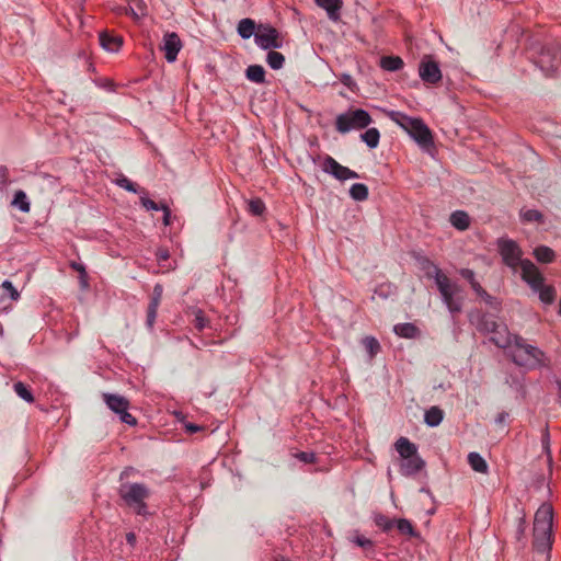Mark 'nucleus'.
I'll return each mask as SVG.
<instances>
[{
  "label": "nucleus",
  "mask_w": 561,
  "mask_h": 561,
  "mask_svg": "<svg viewBox=\"0 0 561 561\" xmlns=\"http://www.w3.org/2000/svg\"><path fill=\"white\" fill-rule=\"evenodd\" d=\"M360 139L370 148L374 149L379 145L380 133L377 128H368L365 133L360 134Z\"/></svg>",
  "instance_id": "obj_31"
},
{
  "label": "nucleus",
  "mask_w": 561,
  "mask_h": 561,
  "mask_svg": "<svg viewBox=\"0 0 561 561\" xmlns=\"http://www.w3.org/2000/svg\"><path fill=\"white\" fill-rule=\"evenodd\" d=\"M118 495L137 515L146 516L148 514L146 500L150 496V490L144 483L122 482Z\"/></svg>",
  "instance_id": "obj_3"
},
{
  "label": "nucleus",
  "mask_w": 561,
  "mask_h": 561,
  "mask_svg": "<svg viewBox=\"0 0 561 561\" xmlns=\"http://www.w3.org/2000/svg\"><path fill=\"white\" fill-rule=\"evenodd\" d=\"M539 295V299L541 302L546 305H551L556 299V288L552 285L542 284L538 289L534 290Z\"/></svg>",
  "instance_id": "obj_27"
},
{
  "label": "nucleus",
  "mask_w": 561,
  "mask_h": 561,
  "mask_svg": "<svg viewBox=\"0 0 561 561\" xmlns=\"http://www.w3.org/2000/svg\"><path fill=\"white\" fill-rule=\"evenodd\" d=\"M168 257H169L168 251L164 250L159 253V259L167 260Z\"/></svg>",
  "instance_id": "obj_61"
},
{
  "label": "nucleus",
  "mask_w": 561,
  "mask_h": 561,
  "mask_svg": "<svg viewBox=\"0 0 561 561\" xmlns=\"http://www.w3.org/2000/svg\"><path fill=\"white\" fill-rule=\"evenodd\" d=\"M126 541H127V543H128L130 547H133V548H134V547H135V545H136V541H137V537H136L135 533H131V531H130V533H127V534H126Z\"/></svg>",
  "instance_id": "obj_57"
},
{
  "label": "nucleus",
  "mask_w": 561,
  "mask_h": 561,
  "mask_svg": "<svg viewBox=\"0 0 561 561\" xmlns=\"http://www.w3.org/2000/svg\"><path fill=\"white\" fill-rule=\"evenodd\" d=\"M321 168H322L323 172L333 175L335 179H337L340 181L358 178V174L355 171L340 164L331 156H325L323 158Z\"/></svg>",
  "instance_id": "obj_10"
},
{
  "label": "nucleus",
  "mask_w": 561,
  "mask_h": 561,
  "mask_svg": "<svg viewBox=\"0 0 561 561\" xmlns=\"http://www.w3.org/2000/svg\"><path fill=\"white\" fill-rule=\"evenodd\" d=\"M396 450L398 451V454L404 459V458H408V457H411V456H414L417 454V448L415 446V444L411 443L408 438L405 437H400L396 444Z\"/></svg>",
  "instance_id": "obj_21"
},
{
  "label": "nucleus",
  "mask_w": 561,
  "mask_h": 561,
  "mask_svg": "<svg viewBox=\"0 0 561 561\" xmlns=\"http://www.w3.org/2000/svg\"><path fill=\"white\" fill-rule=\"evenodd\" d=\"M12 205L18 207L23 213L30 211V203L26 194L23 191H16L12 201Z\"/></svg>",
  "instance_id": "obj_39"
},
{
  "label": "nucleus",
  "mask_w": 561,
  "mask_h": 561,
  "mask_svg": "<svg viewBox=\"0 0 561 561\" xmlns=\"http://www.w3.org/2000/svg\"><path fill=\"white\" fill-rule=\"evenodd\" d=\"M102 398L107 408L119 415V420L123 423H126L130 426H135L137 424L136 417L128 412L130 404L125 397L115 393H103Z\"/></svg>",
  "instance_id": "obj_7"
},
{
  "label": "nucleus",
  "mask_w": 561,
  "mask_h": 561,
  "mask_svg": "<svg viewBox=\"0 0 561 561\" xmlns=\"http://www.w3.org/2000/svg\"><path fill=\"white\" fill-rule=\"evenodd\" d=\"M393 331L398 336L404 339H414L420 334L419 328L410 322L396 324Z\"/></svg>",
  "instance_id": "obj_23"
},
{
  "label": "nucleus",
  "mask_w": 561,
  "mask_h": 561,
  "mask_svg": "<svg viewBox=\"0 0 561 561\" xmlns=\"http://www.w3.org/2000/svg\"><path fill=\"white\" fill-rule=\"evenodd\" d=\"M425 467V461L416 454L414 456L404 458L400 466V471L403 476H414Z\"/></svg>",
  "instance_id": "obj_17"
},
{
  "label": "nucleus",
  "mask_w": 561,
  "mask_h": 561,
  "mask_svg": "<svg viewBox=\"0 0 561 561\" xmlns=\"http://www.w3.org/2000/svg\"><path fill=\"white\" fill-rule=\"evenodd\" d=\"M100 44L105 50L116 53L123 45V38L107 32H102L100 34Z\"/></svg>",
  "instance_id": "obj_18"
},
{
  "label": "nucleus",
  "mask_w": 561,
  "mask_h": 561,
  "mask_svg": "<svg viewBox=\"0 0 561 561\" xmlns=\"http://www.w3.org/2000/svg\"><path fill=\"white\" fill-rule=\"evenodd\" d=\"M295 457L305 462V463H313L316 462V454L314 453H307V451H300L295 455Z\"/></svg>",
  "instance_id": "obj_50"
},
{
  "label": "nucleus",
  "mask_w": 561,
  "mask_h": 561,
  "mask_svg": "<svg viewBox=\"0 0 561 561\" xmlns=\"http://www.w3.org/2000/svg\"><path fill=\"white\" fill-rule=\"evenodd\" d=\"M369 113L363 108L350 110L336 116L335 128L341 134L353 129H364L371 124Z\"/></svg>",
  "instance_id": "obj_5"
},
{
  "label": "nucleus",
  "mask_w": 561,
  "mask_h": 561,
  "mask_svg": "<svg viewBox=\"0 0 561 561\" xmlns=\"http://www.w3.org/2000/svg\"><path fill=\"white\" fill-rule=\"evenodd\" d=\"M316 3L327 11L329 19L333 21L340 19L342 0H316Z\"/></svg>",
  "instance_id": "obj_20"
},
{
  "label": "nucleus",
  "mask_w": 561,
  "mask_h": 561,
  "mask_svg": "<svg viewBox=\"0 0 561 561\" xmlns=\"http://www.w3.org/2000/svg\"><path fill=\"white\" fill-rule=\"evenodd\" d=\"M116 184L131 193H138V186L137 184L133 183L130 180H128L126 176H121L116 180Z\"/></svg>",
  "instance_id": "obj_45"
},
{
  "label": "nucleus",
  "mask_w": 561,
  "mask_h": 561,
  "mask_svg": "<svg viewBox=\"0 0 561 561\" xmlns=\"http://www.w3.org/2000/svg\"><path fill=\"white\" fill-rule=\"evenodd\" d=\"M450 224L456 229L463 231L467 230L470 226V217L463 210H456L450 215Z\"/></svg>",
  "instance_id": "obj_24"
},
{
  "label": "nucleus",
  "mask_w": 561,
  "mask_h": 561,
  "mask_svg": "<svg viewBox=\"0 0 561 561\" xmlns=\"http://www.w3.org/2000/svg\"><path fill=\"white\" fill-rule=\"evenodd\" d=\"M537 65L546 76H556L561 71V53L557 47H545L537 60Z\"/></svg>",
  "instance_id": "obj_9"
},
{
  "label": "nucleus",
  "mask_w": 561,
  "mask_h": 561,
  "mask_svg": "<svg viewBox=\"0 0 561 561\" xmlns=\"http://www.w3.org/2000/svg\"><path fill=\"white\" fill-rule=\"evenodd\" d=\"M459 274L461 275L462 278L468 280L469 284H472L473 282L477 280L474 272L470 268H461L459 271Z\"/></svg>",
  "instance_id": "obj_53"
},
{
  "label": "nucleus",
  "mask_w": 561,
  "mask_h": 561,
  "mask_svg": "<svg viewBox=\"0 0 561 561\" xmlns=\"http://www.w3.org/2000/svg\"><path fill=\"white\" fill-rule=\"evenodd\" d=\"M520 218L524 222H543V215L537 209H522Z\"/></svg>",
  "instance_id": "obj_36"
},
{
  "label": "nucleus",
  "mask_w": 561,
  "mask_h": 561,
  "mask_svg": "<svg viewBox=\"0 0 561 561\" xmlns=\"http://www.w3.org/2000/svg\"><path fill=\"white\" fill-rule=\"evenodd\" d=\"M140 204L147 210H161V204L156 203L154 201L150 199L146 195L140 197Z\"/></svg>",
  "instance_id": "obj_48"
},
{
  "label": "nucleus",
  "mask_w": 561,
  "mask_h": 561,
  "mask_svg": "<svg viewBox=\"0 0 561 561\" xmlns=\"http://www.w3.org/2000/svg\"><path fill=\"white\" fill-rule=\"evenodd\" d=\"M501 323H497L493 317L489 314H482L478 322H477V329L480 332L490 333L492 334L496 329L500 327Z\"/></svg>",
  "instance_id": "obj_25"
},
{
  "label": "nucleus",
  "mask_w": 561,
  "mask_h": 561,
  "mask_svg": "<svg viewBox=\"0 0 561 561\" xmlns=\"http://www.w3.org/2000/svg\"><path fill=\"white\" fill-rule=\"evenodd\" d=\"M534 256L540 263H551L556 259L554 251L547 245H539L534 250Z\"/></svg>",
  "instance_id": "obj_26"
},
{
  "label": "nucleus",
  "mask_w": 561,
  "mask_h": 561,
  "mask_svg": "<svg viewBox=\"0 0 561 561\" xmlns=\"http://www.w3.org/2000/svg\"><path fill=\"white\" fill-rule=\"evenodd\" d=\"M416 262L420 270L424 272L425 276L430 279H434L435 284L446 275L433 261L426 256H417Z\"/></svg>",
  "instance_id": "obj_15"
},
{
  "label": "nucleus",
  "mask_w": 561,
  "mask_h": 561,
  "mask_svg": "<svg viewBox=\"0 0 561 561\" xmlns=\"http://www.w3.org/2000/svg\"><path fill=\"white\" fill-rule=\"evenodd\" d=\"M182 41L175 32L165 33L162 39L161 49L168 62H174L182 48Z\"/></svg>",
  "instance_id": "obj_13"
},
{
  "label": "nucleus",
  "mask_w": 561,
  "mask_h": 561,
  "mask_svg": "<svg viewBox=\"0 0 561 561\" xmlns=\"http://www.w3.org/2000/svg\"><path fill=\"white\" fill-rule=\"evenodd\" d=\"M266 207L261 198H253L248 202V211L253 216H261Z\"/></svg>",
  "instance_id": "obj_42"
},
{
  "label": "nucleus",
  "mask_w": 561,
  "mask_h": 561,
  "mask_svg": "<svg viewBox=\"0 0 561 561\" xmlns=\"http://www.w3.org/2000/svg\"><path fill=\"white\" fill-rule=\"evenodd\" d=\"M468 462L474 471L480 473H486L488 465L480 454L474 451L470 453L468 455Z\"/></svg>",
  "instance_id": "obj_30"
},
{
  "label": "nucleus",
  "mask_w": 561,
  "mask_h": 561,
  "mask_svg": "<svg viewBox=\"0 0 561 561\" xmlns=\"http://www.w3.org/2000/svg\"><path fill=\"white\" fill-rule=\"evenodd\" d=\"M185 428L188 433H196L201 430V427L198 425H195V424H192V423H187L185 425Z\"/></svg>",
  "instance_id": "obj_60"
},
{
  "label": "nucleus",
  "mask_w": 561,
  "mask_h": 561,
  "mask_svg": "<svg viewBox=\"0 0 561 561\" xmlns=\"http://www.w3.org/2000/svg\"><path fill=\"white\" fill-rule=\"evenodd\" d=\"M3 291L8 294L12 300H18L20 294L10 280H4L1 285Z\"/></svg>",
  "instance_id": "obj_47"
},
{
  "label": "nucleus",
  "mask_w": 561,
  "mask_h": 561,
  "mask_svg": "<svg viewBox=\"0 0 561 561\" xmlns=\"http://www.w3.org/2000/svg\"><path fill=\"white\" fill-rule=\"evenodd\" d=\"M403 65V60L399 56H385L380 59V67L387 71H398Z\"/></svg>",
  "instance_id": "obj_29"
},
{
  "label": "nucleus",
  "mask_w": 561,
  "mask_h": 561,
  "mask_svg": "<svg viewBox=\"0 0 561 561\" xmlns=\"http://www.w3.org/2000/svg\"><path fill=\"white\" fill-rule=\"evenodd\" d=\"M409 135L421 146L427 148L433 145V135L425 123L417 118Z\"/></svg>",
  "instance_id": "obj_14"
},
{
  "label": "nucleus",
  "mask_w": 561,
  "mask_h": 561,
  "mask_svg": "<svg viewBox=\"0 0 561 561\" xmlns=\"http://www.w3.org/2000/svg\"><path fill=\"white\" fill-rule=\"evenodd\" d=\"M480 298L486 304V305H490V306H494L495 305V298L493 296H491L486 290L480 296Z\"/></svg>",
  "instance_id": "obj_55"
},
{
  "label": "nucleus",
  "mask_w": 561,
  "mask_h": 561,
  "mask_svg": "<svg viewBox=\"0 0 561 561\" xmlns=\"http://www.w3.org/2000/svg\"><path fill=\"white\" fill-rule=\"evenodd\" d=\"M135 469L133 467L125 468L119 476V480L123 481L124 479H127L130 473H133Z\"/></svg>",
  "instance_id": "obj_59"
},
{
  "label": "nucleus",
  "mask_w": 561,
  "mask_h": 561,
  "mask_svg": "<svg viewBox=\"0 0 561 561\" xmlns=\"http://www.w3.org/2000/svg\"><path fill=\"white\" fill-rule=\"evenodd\" d=\"M270 51L267 53V56H266V62L267 65L273 69V70H278L280 68H283L284 66V62H285V57L283 54L278 53V51H275L273 49H268Z\"/></svg>",
  "instance_id": "obj_34"
},
{
  "label": "nucleus",
  "mask_w": 561,
  "mask_h": 561,
  "mask_svg": "<svg viewBox=\"0 0 561 561\" xmlns=\"http://www.w3.org/2000/svg\"><path fill=\"white\" fill-rule=\"evenodd\" d=\"M553 508L542 504L535 514L534 548L539 552H549L552 547Z\"/></svg>",
  "instance_id": "obj_1"
},
{
  "label": "nucleus",
  "mask_w": 561,
  "mask_h": 561,
  "mask_svg": "<svg viewBox=\"0 0 561 561\" xmlns=\"http://www.w3.org/2000/svg\"><path fill=\"white\" fill-rule=\"evenodd\" d=\"M419 75L421 79L431 84L440 81L442 72L436 61L432 60L430 56H425L419 67Z\"/></svg>",
  "instance_id": "obj_11"
},
{
  "label": "nucleus",
  "mask_w": 561,
  "mask_h": 561,
  "mask_svg": "<svg viewBox=\"0 0 561 561\" xmlns=\"http://www.w3.org/2000/svg\"><path fill=\"white\" fill-rule=\"evenodd\" d=\"M514 336L510 333L507 327L503 323L494 331L490 337V341L493 342L500 348H510L514 343Z\"/></svg>",
  "instance_id": "obj_16"
},
{
  "label": "nucleus",
  "mask_w": 561,
  "mask_h": 561,
  "mask_svg": "<svg viewBox=\"0 0 561 561\" xmlns=\"http://www.w3.org/2000/svg\"><path fill=\"white\" fill-rule=\"evenodd\" d=\"M0 170H1V172L3 173V175H5V173H7V168L2 167Z\"/></svg>",
  "instance_id": "obj_62"
},
{
  "label": "nucleus",
  "mask_w": 561,
  "mask_h": 561,
  "mask_svg": "<svg viewBox=\"0 0 561 561\" xmlns=\"http://www.w3.org/2000/svg\"><path fill=\"white\" fill-rule=\"evenodd\" d=\"M350 195L354 201L363 202L368 197V187L362 183H355L350 188Z\"/></svg>",
  "instance_id": "obj_35"
},
{
  "label": "nucleus",
  "mask_w": 561,
  "mask_h": 561,
  "mask_svg": "<svg viewBox=\"0 0 561 561\" xmlns=\"http://www.w3.org/2000/svg\"><path fill=\"white\" fill-rule=\"evenodd\" d=\"M388 117L392 122L398 124L408 134L411 131L412 127L414 126V124L417 121V117H411L402 112H397V111H390L388 113Z\"/></svg>",
  "instance_id": "obj_19"
},
{
  "label": "nucleus",
  "mask_w": 561,
  "mask_h": 561,
  "mask_svg": "<svg viewBox=\"0 0 561 561\" xmlns=\"http://www.w3.org/2000/svg\"><path fill=\"white\" fill-rule=\"evenodd\" d=\"M255 44L264 50L278 49L284 45V37L270 24H259L254 34Z\"/></svg>",
  "instance_id": "obj_6"
},
{
  "label": "nucleus",
  "mask_w": 561,
  "mask_h": 561,
  "mask_svg": "<svg viewBox=\"0 0 561 561\" xmlns=\"http://www.w3.org/2000/svg\"><path fill=\"white\" fill-rule=\"evenodd\" d=\"M541 447L543 454L547 456V463L551 468L552 466V454H551V439L548 425L541 432Z\"/></svg>",
  "instance_id": "obj_32"
},
{
  "label": "nucleus",
  "mask_w": 561,
  "mask_h": 561,
  "mask_svg": "<svg viewBox=\"0 0 561 561\" xmlns=\"http://www.w3.org/2000/svg\"><path fill=\"white\" fill-rule=\"evenodd\" d=\"M157 311H158V307L148 305L146 323L149 329L153 328V324H154L156 318H157Z\"/></svg>",
  "instance_id": "obj_49"
},
{
  "label": "nucleus",
  "mask_w": 561,
  "mask_h": 561,
  "mask_svg": "<svg viewBox=\"0 0 561 561\" xmlns=\"http://www.w3.org/2000/svg\"><path fill=\"white\" fill-rule=\"evenodd\" d=\"M161 210L163 211V225H171V209L165 204H161Z\"/></svg>",
  "instance_id": "obj_54"
},
{
  "label": "nucleus",
  "mask_w": 561,
  "mask_h": 561,
  "mask_svg": "<svg viewBox=\"0 0 561 561\" xmlns=\"http://www.w3.org/2000/svg\"><path fill=\"white\" fill-rule=\"evenodd\" d=\"M374 522L382 531H389L394 526V519H391L381 513L374 515Z\"/></svg>",
  "instance_id": "obj_40"
},
{
  "label": "nucleus",
  "mask_w": 561,
  "mask_h": 561,
  "mask_svg": "<svg viewBox=\"0 0 561 561\" xmlns=\"http://www.w3.org/2000/svg\"><path fill=\"white\" fill-rule=\"evenodd\" d=\"M70 266L71 268H73L75 271L79 272L80 274V280L81 283L85 286L87 285V271H85V267L80 264V263H77V262H71L70 263Z\"/></svg>",
  "instance_id": "obj_51"
},
{
  "label": "nucleus",
  "mask_w": 561,
  "mask_h": 561,
  "mask_svg": "<svg viewBox=\"0 0 561 561\" xmlns=\"http://www.w3.org/2000/svg\"><path fill=\"white\" fill-rule=\"evenodd\" d=\"M354 542L364 549H370L374 547L373 541L364 536H356Z\"/></svg>",
  "instance_id": "obj_52"
},
{
  "label": "nucleus",
  "mask_w": 561,
  "mask_h": 561,
  "mask_svg": "<svg viewBox=\"0 0 561 561\" xmlns=\"http://www.w3.org/2000/svg\"><path fill=\"white\" fill-rule=\"evenodd\" d=\"M424 421L428 426H437L443 421V411L438 407H432L425 412Z\"/></svg>",
  "instance_id": "obj_33"
},
{
  "label": "nucleus",
  "mask_w": 561,
  "mask_h": 561,
  "mask_svg": "<svg viewBox=\"0 0 561 561\" xmlns=\"http://www.w3.org/2000/svg\"><path fill=\"white\" fill-rule=\"evenodd\" d=\"M363 345L369 354L370 358H373L380 351V344L374 336L364 337Z\"/></svg>",
  "instance_id": "obj_41"
},
{
  "label": "nucleus",
  "mask_w": 561,
  "mask_h": 561,
  "mask_svg": "<svg viewBox=\"0 0 561 561\" xmlns=\"http://www.w3.org/2000/svg\"><path fill=\"white\" fill-rule=\"evenodd\" d=\"M497 249L503 262L508 267L516 270L517 266H522V263L524 261L522 260L523 251L514 240L499 239Z\"/></svg>",
  "instance_id": "obj_8"
},
{
  "label": "nucleus",
  "mask_w": 561,
  "mask_h": 561,
  "mask_svg": "<svg viewBox=\"0 0 561 561\" xmlns=\"http://www.w3.org/2000/svg\"><path fill=\"white\" fill-rule=\"evenodd\" d=\"M394 525L397 526V529L402 535H408L410 537H416L417 533L415 531L413 525L410 520L405 518H399L394 520Z\"/></svg>",
  "instance_id": "obj_38"
},
{
  "label": "nucleus",
  "mask_w": 561,
  "mask_h": 561,
  "mask_svg": "<svg viewBox=\"0 0 561 561\" xmlns=\"http://www.w3.org/2000/svg\"><path fill=\"white\" fill-rule=\"evenodd\" d=\"M472 290L477 294V296H481L485 289L480 285V283L478 280L473 282L472 284H470Z\"/></svg>",
  "instance_id": "obj_56"
},
{
  "label": "nucleus",
  "mask_w": 561,
  "mask_h": 561,
  "mask_svg": "<svg viewBox=\"0 0 561 561\" xmlns=\"http://www.w3.org/2000/svg\"><path fill=\"white\" fill-rule=\"evenodd\" d=\"M508 354L512 360L518 366L537 368L547 365L545 353L537 346L527 343V341L519 335L514 336V343Z\"/></svg>",
  "instance_id": "obj_2"
},
{
  "label": "nucleus",
  "mask_w": 561,
  "mask_h": 561,
  "mask_svg": "<svg viewBox=\"0 0 561 561\" xmlns=\"http://www.w3.org/2000/svg\"><path fill=\"white\" fill-rule=\"evenodd\" d=\"M13 389L15 391V393L21 398L23 399L24 401H26L27 403H33L35 398L32 393V391L28 389V387L23 383L22 381H18L14 383L13 386Z\"/></svg>",
  "instance_id": "obj_37"
},
{
  "label": "nucleus",
  "mask_w": 561,
  "mask_h": 561,
  "mask_svg": "<svg viewBox=\"0 0 561 561\" xmlns=\"http://www.w3.org/2000/svg\"><path fill=\"white\" fill-rule=\"evenodd\" d=\"M559 314L561 316V298H560V301H559Z\"/></svg>",
  "instance_id": "obj_63"
},
{
  "label": "nucleus",
  "mask_w": 561,
  "mask_h": 561,
  "mask_svg": "<svg viewBox=\"0 0 561 561\" xmlns=\"http://www.w3.org/2000/svg\"><path fill=\"white\" fill-rule=\"evenodd\" d=\"M208 319L205 317L204 312L201 309L194 311V321L193 324L195 329L198 331H203L208 325Z\"/></svg>",
  "instance_id": "obj_43"
},
{
  "label": "nucleus",
  "mask_w": 561,
  "mask_h": 561,
  "mask_svg": "<svg viewBox=\"0 0 561 561\" xmlns=\"http://www.w3.org/2000/svg\"><path fill=\"white\" fill-rule=\"evenodd\" d=\"M435 285L440 295L442 301L448 311L451 314L460 313L465 302L462 287L458 283L451 280L447 275H445Z\"/></svg>",
  "instance_id": "obj_4"
},
{
  "label": "nucleus",
  "mask_w": 561,
  "mask_h": 561,
  "mask_svg": "<svg viewBox=\"0 0 561 561\" xmlns=\"http://www.w3.org/2000/svg\"><path fill=\"white\" fill-rule=\"evenodd\" d=\"M247 78L255 83L265 82V70L261 65H251L245 70Z\"/></svg>",
  "instance_id": "obj_28"
},
{
  "label": "nucleus",
  "mask_w": 561,
  "mask_h": 561,
  "mask_svg": "<svg viewBox=\"0 0 561 561\" xmlns=\"http://www.w3.org/2000/svg\"><path fill=\"white\" fill-rule=\"evenodd\" d=\"M257 25L252 19L245 18L239 21L238 23V34L241 38L248 39L251 36H254L256 33Z\"/></svg>",
  "instance_id": "obj_22"
},
{
  "label": "nucleus",
  "mask_w": 561,
  "mask_h": 561,
  "mask_svg": "<svg viewBox=\"0 0 561 561\" xmlns=\"http://www.w3.org/2000/svg\"><path fill=\"white\" fill-rule=\"evenodd\" d=\"M341 81H342L343 84H345L348 88H351L352 84H354V81H353L352 77L350 75H346V73L342 75Z\"/></svg>",
  "instance_id": "obj_58"
},
{
  "label": "nucleus",
  "mask_w": 561,
  "mask_h": 561,
  "mask_svg": "<svg viewBox=\"0 0 561 561\" xmlns=\"http://www.w3.org/2000/svg\"><path fill=\"white\" fill-rule=\"evenodd\" d=\"M522 279L535 290L545 284V278L538 267L530 261L524 260L522 263Z\"/></svg>",
  "instance_id": "obj_12"
},
{
  "label": "nucleus",
  "mask_w": 561,
  "mask_h": 561,
  "mask_svg": "<svg viewBox=\"0 0 561 561\" xmlns=\"http://www.w3.org/2000/svg\"><path fill=\"white\" fill-rule=\"evenodd\" d=\"M163 294V287L161 284H156L152 290V296L149 306L159 307Z\"/></svg>",
  "instance_id": "obj_46"
},
{
  "label": "nucleus",
  "mask_w": 561,
  "mask_h": 561,
  "mask_svg": "<svg viewBox=\"0 0 561 561\" xmlns=\"http://www.w3.org/2000/svg\"><path fill=\"white\" fill-rule=\"evenodd\" d=\"M516 530H515V538L517 541H520L524 537H525V531H526V520H525V515L522 514L520 516L517 517L516 519Z\"/></svg>",
  "instance_id": "obj_44"
}]
</instances>
